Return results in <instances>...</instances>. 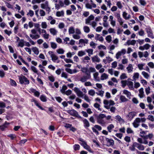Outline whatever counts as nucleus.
I'll list each match as a JSON object with an SVG mask.
<instances>
[{"label":"nucleus","mask_w":154,"mask_h":154,"mask_svg":"<svg viewBox=\"0 0 154 154\" xmlns=\"http://www.w3.org/2000/svg\"><path fill=\"white\" fill-rule=\"evenodd\" d=\"M42 30L40 28L37 29H33L31 30L32 34H30L29 35L31 38L33 39H37L40 37V35L42 32Z\"/></svg>","instance_id":"obj_1"},{"label":"nucleus","mask_w":154,"mask_h":154,"mask_svg":"<svg viewBox=\"0 0 154 154\" xmlns=\"http://www.w3.org/2000/svg\"><path fill=\"white\" fill-rule=\"evenodd\" d=\"M106 117V115L103 114H100L97 116V122L102 126H105L106 122L103 119Z\"/></svg>","instance_id":"obj_2"},{"label":"nucleus","mask_w":154,"mask_h":154,"mask_svg":"<svg viewBox=\"0 0 154 154\" xmlns=\"http://www.w3.org/2000/svg\"><path fill=\"white\" fill-rule=\"evenodd\" d=\"M19 82L21 84H24L25 85H28L29 83V80L25 76L23 75L18 76Z\"/></svg>","instance_id":"obj_3"},{"label":"nucleus","mask_w":154,"mask_h":154,"mask_svg":"<svg viewBox=\"0 0 154 154\" xmlns=\"http://www.w3.org/2000/svg\"><path fill=\"white\" fill-rule=\"evenodd\" d=\"M67 112L70 115L76 117L78 119L82 118L81 116L79 115L78 112L74 109L68 110L67 111Z\"/></svg>","instance_id":"obj_4"},{"label":"nucleus","mask_w":154,"mask_h":154,"mask_svg":"<svg viewBox=\"0 0 154 154\" xmlns=\"http://www.w3.org/2000/svg\"><path fill=\"white\" fill-rule=\"evenodd\" d=\"M146 32L148 34V37L151 38H154L153 36L152 31L150 27H147L145 29Z\"/></svg>","instance_id":"obj_5"},{"label":"nucleus","mask_w":154,"mask_h":154,"mask_svg":"<svg viewBox=\"0 0 154 154\" xmlns=\"http://www.w3.org/2000/svg\"><path fill=\"white\" fill-rule=\"evenodd\" d=\"M74 90L78 97H82L83 96V92L79 88L75 87L74 89Z\"/></svg>","instance_id":"obj_6"},{"label":"nucleus","mask_w":154,"mask_h":154,"mask_svg":"<svg viewBox=\"0 0 154 154\" xmlns=\"http://www.w3.org/2000/svg\"><path fill=\"white\" fill-rule=\"evenodd\" d=\"M53 53V52L52 51H49L48 52V54L50 55L52 58V60L53 62H55L58 59V57Z\"/></svg>","instance_id":"obj_7"},{"label":"nucleus","mask_w":154,"mask_h":154,"mask_svg":"<svg viewBox=\"0 0 154 154\" xmlns=\"http://www.w3.org/2000/svg\"><path fill=\"white\" fill-rule=\"evenodd\" d=\"M140 119L139 118H137L133 123V125L135 128H137L140 123Z\"/></svg>","instance_id":"obj_8"},{"label":"nucleus","mask_w":154,"mask_h":154,"mask_svg":"<svg viewBox=\"0 0 154 154\" xmlns=\"http://www.w3.org/2000/svg\"><path fill=\"white\" fill-rule=\"evenodd\" d=\"M106 140L107 142V146H112L114 145V141L112 139L106 138Z\"/></svg>","instance_id":"obj_9"},{"label":"nucleus","mask_w":154,"mask_h":154,"mask_svg":"<svg viewBox=\"0 0 154 154\" xmlns=\"http://www.w3.org/2000/svg\"><path fill=\"white\" fill-rule=\"evenodd\" d=\"M10 124L9 123L6 121L4 124L0 126V129L2 131L5 130V128H8V125Z\"/></svg>","instance_id":"obj_10"},{"label":"nucleus","mask_w":154,"mask_h":154,"mask_svg":"<svg viewBox=\"0 0 154 154\" xmlns=\"http://www.w3.org/2000/svg\"><path fill=\"white\" fill-rule=\"evenodd\" d=\"M136 114V113L135 112H131L128 113V114L127 115V116L129 117V120H131L135 116Z\"/></svg>","instance_id":"obj_11"},{"label":"nucleus","mask_w":154,"mask_h":154,"mask_svg":"<svg viewBox=\"0 0 154 154\" xmlns=\"http://www.w3.org/2000/svg\"><path fill=\"white\" fill-rule=\"evenodd\" d=\"M82 122L84 123V126L86 128H87L90 126V123L86 119H85L82 120Z\"/></svg>","instance_id":"obj_12"},{"label":"nucleus","mask_w":154,"mask_h":154,"mask_svg":"<svg viewBox=\"0 0 154 154\" xmlns=\"http://www.w3.org/2000/svg\"><path fill=\"white\" fill-rule=\"evenodd\" d=\"M82 146L85 149L87 150L88 151L90 152H93L91 147L87 145L86 142H84V144H82Z\"/></svg>","instance_id":"obj_13"},{"label":"nucleus","mask_w":154,"mask_h":154,"mask_svg":"<svg viewBox=\"0 0 154 154\" xmlns=\"http://www.w3.org/2000/svg\"><path fill=\"white\" fill-rule=\"evenodd\" d=\"M90 78V75H89L88 76L84 75L81 78L80 80L82 82H85L88 79H89Z\"/></svg>","instance_id":"obj_14"},{"label":"nucleus","mask_w":154,"mask_h":154,"mask_svg":"<svg viewBox=\"0 0 154 154\" xmlns=\"http://www.w3.org/2000/svg\"><path fill=\"white\" fill-rule=\"evenodd\" d=\"M94 16L92 15H90L85 20V23L87 24L90 23L91 21L93 20L94 19Z\"/></svg>","instance_id":"obj_15"},{"label":"nucleus","mask_w":154,"mask_h":154,"mask_svg":"<svg viewBox=\"0 0 154 154\" xmlns=\"http://www.w3.org/2000/svg\"><path fill=\"white\" fill-rule=\"evenodd\" d=\"M31 102H34L35 105L41 109L42 110H45L41 106L40 104L38 103V101L35 99H32L31 100Z\"/></svg>","instance_id":"obj_16"},{"label":"nucleus","mask_w":154,"mask_h":154,"mask_svg":"<svg viewBox=\"0 0 154 154\" xmlns=\"http://www.w3.org/2000/svg\"><path fill=\"white\" fill-rule=\"evenodd\" d=\"M91 58L93 62H96L99 63L100 62V59L97 55L92 57Z\"/></svg>","instance_id":"obj_17"},{"label":"nucleus","mask_w":154,"mask_h":154,"mask_svg":"<svg viewBox=\"0 0 154 154\" xmlns=\"http://www.w3.org/2000/svg\"><path fill=\"white\" fill-rule=\"evenodd\" d=\"M135 147H137L136 142H134L133 144L129 147V148L131 151H134L136 150Z\"/></svg>","instance_id":"obj_18"},{"label":"nucleus","mask_w":154,"mask_h":154,"mask_svg":"<svg viewBox=\"0 0 154 154\" xmlns=\"http://www.w3.org/2000/svg\"><path fill=\"white\" fill-rule=\"evenodd\" d=\"M103 103L105 105L104 107L107 109H109V106L108 105L109 103V101H108L106 100H103Z\"/></svg>","instance_id":"obj_19"},{"label":"nucleus","mask_w":154,"mask_h":154,"mask_svg":"<svg viewBox=\"0 0 154 154\" xmlns=\"http://www.w3.org/2000/svg\"><path fill=\"white\" fill-rule=\"evenodd\" d=\"M119 99L121 101V103L127 102L128 100L125 96L122 95L120 96Z\"/></svg>","instance_id":"obj_20"},{"label":"nucleus","mask_w":154,"mask_h":154,"mask_svg":"<svg viewBox=\"0 0 154 154\" xmlns=\"http://www.w3.org/2000/svg\"><path fill=\"white\" fill-rule=\"evenodd\" d=\"M137 147L139 150H143L144 149V147L143 145H142L136 142Z\"/></svg>","instance_id":"obj_21"},{"label":"nucleus","mask_w":154,"mask_h":154,"mask_svg":"<svg viewBox=\"0 0 154 154\" xmlns=\"http://www.w3.org/2000/svg\"><path fill=\"white\" fill-rule=\"evenodd\" d=\"M136 43V41L135 40H132L131 41L128 40L126 43L127 45H134Z\"/></svg>","instance_id":"obj_22"},{"label":"nucleus","mask_w":154,"mask_h":154,"mask_svg":"<svg viewBox=\"0 0 154 154\" xmlns=\"http://www.w3.org/2000/svg\"><path fill=\"white\" fill-rule=\"evenodd\" d=\"M143 90V88H141L139 90V96L140 98H143V97L144 92Z\"/></svg>","instance_id":"obj_23"},{"label":"nucleus","mask_w":154,"mask_h":154,"mask_svg":"<svg viewBox=\"0 0 154 154\" xmlns=\"http://www.w3.org/2000/svg\"><path fill=\"white\" fill-rule=\"evenodd\" d=\"M114 125L113 124H111L109 125L107 127V128L108 132L110 133L111 132L112 130L114 128Z\"/></svg>","instance_id":"obj_24"},{"label":"nucleus","mask_w":154,"mask_h":154,"mask_svg":"<svg viewBox=\"0 0 154 154\" xmlns=\"http://www.w3.org/2000/svg\"><path fill=\"white\" fill-rule=\"evenodd\" d=\"M32 50L34 52V54L37 55L38 54L39 51L38 49L36 47H34L32 48Z\"/></svg>","instance_id":"obj_25"},{"label":"nucleus","mask_w":154,"mask_h":154,"mask_svg":"<svg viewBox=\"0 0 154 154\" xmlns=\"http://www.w3.org/2000/svg\"><path fill=\"white\" fill-rule=\"evenodd\" d=\"M123 93L126 94L128 98H130V96L131 94L130 92L126 90H124L123 91Z\"/></svg>","instance_id":"obj_26"},{"label":"nucleus","mask_w":154,"mask_h":154,"mask_svg":"<svg viewBox=\"0 0 154 154\" xmlns=\"http://www.w3.org/2000/svg\"><path fill=\"white\" fill-rule=\"evenodd\" d=\"M49 31L53 35H56L57 32V31L54 28H51L49 29Z\"/></svg>","instance_id":"obj_27"},{"label":"nucleus","mask_w":154,"mask_h":154,"mask_svg":"<svg viewBox=\"0 0 154 154\" xmlns=\"http://www.w3.org/2000/svg\"><path fill=\"white\" fill-rule=\"evenodd\" d=\"M40 100L43 102H46L47 101V97L44 95H42L40 97Z\"/></svg>","instance_id":"obj_28"},{"label":"nucleus","mask_w":154,"mask_h":154,"mask_svg":"<svg viewBox=\"0 0 154 154\" xmlns=\"http://www.w3.org/2000/svg\"><path fill=\"white\" fill-rule=\"evenodd\" d=\"M108 78V75L107 74L105 73H103L101 76V80H104Z\"/></svg>","instance_id":"obj_29"},{"label":"nucleus","mask_w":154,"mask_h":154,"mask_svg":"<svg viewBox=\"0 0 154 154\" xmlns=\"http://www.w3.org/2000/svg\"><path fill=\"white\" fill-rule=\"evenodd\" d=\"M98 73L97 72H96L94 73V78L96 81L99 82L100 81V80L99 77H98Z\"/></svg>","instance_id":"obj_30"},{"label":"nucleus","mask_w":154,"mask_h":154,"mask_svg":"<svg viewBox=\"0 0 154 154\" xmlns=\"http://www.w3.org/2000/svg\"><path fill=\"white\" fill-rule=\"evenodd\" d=\"M24 41L23 39H21L20 41L19 42L18 45V47H23L24 45Z\"/></svg>","instance_id":"obj_31"},{"label":"nucleus","mask_w":154,"mask_h":154,"mask_svg":"<svg viewBox=\"0 0 154 154\" xmlns=\"http://www.w3.org/2000/svg\"><path fill=\"white\" fill-rule=\"evenodd\" d=\"M48 6V2L46 1L45 4H42L41 5V8L42 9H45Z\"/></svg>","instance_id":"obj_32"},{"label":"nucleus","mask_w":154,"mask_h":154,"mask_svg":"<svg viewBox=\"0 0 154 154\" xmlns=\"http://www.w3.org/2000/svg\"><path fill=\"white\" fill-rule=\"evenodd\" d=\"M64 14L63 11H57L56 12V15L57 17H60L63 16Z\"/></svg>","instance_id":"obj_33"},{"label":"nucleus","mask_w":154,"mask_h":154,"mask_svg":"<svg viewBox=\"0 0 154 154\" xmlns=\"http://www.w3.org/2000/svg\"><path fill=\"white\" fill-rule=\"evenodd\" d=\"M84 31L86 33H88L90 31V29L89 27L85 26L83 27Z\"/></svg>","instance_id":"obj_34"},{"label":"nucleus","mask_w":154,"mask_h":154,"mask_svg":"<svg viewBox=\"0 0 154 154\" xmlns=\"http://www.w3.org/2000/svg\"><path fill=\"white\" fill-rule=\"evenodd\" d=\"M94 107L96 109H97L98 110L100 111L102 110V109L100 108V105L99 104L97 103H95L94 105Z\"/></svg>","instance_id":"obj_35"},{"label":"nucleus","mask_w":154,"mask_h":154,"mask_svg":"<svg viewBox=\"0 0 154 154\" xmlns=\"http://www.w3.org/2000/svg\"><path fill=\"white\" fill-rule=\"evenodd\" d=\"M69 32L70 34H73L75 32V30L73 27H69Z\"/></svg>","instance_id":"obj_36"},{"label":"nucleus","mask_w":154,"mask_h":154,"mask_svg":"<svg viewBox=\"0 0 154 154\" xmlns=\"http://www.w3.org/2000/svg\"><path fill=\"white\" fill-rule=\"evenodd\" d=\"M67 89V86L65 85H64L62 86V89L60 90V91L62 93L64 94L65 93V91Z\"/></svg>","instance_id":"obj_37"},{"label":"nucleus","mask_w":154,"mask_h":154,"mask_svg":"<svg viewBox=\"0 0 154 154\" xmlns=\"http://www.w3.org/2000/svg\"><path fill=\"white\" fill-rule=\"evenodd\" d=\"M57 52L59 54H63L64 53V51L62 48H59L57 50Z\"/></svg>","instance_id":"obj_38"},{"label":"nucleus","mask_w":154,"mask_h":154,"mask_svg":"<svg viewBox=\"0 0 154 154\" xmlns=\"http://www.w3.org/2000/svg\"><path fill=\"white\" fill-rule=\"evenodd\" d=\"M127 69L129 73L131 72L132 71L133 68L131 64H130L128 65V66L127 67Z\"/></svg>","instance_id":"obj_39"},{"label":"nucleus","mask_w":154,"mask_h":154,"mask_svg":"<svg viewBox=\"0 0 154 154\" xmlns=\"http://www.w3.org/2000/svg\"><path fill=\"white\" fill-rule=\"evenodd\" d=\"M142 74L146 79H148L149 77V75L148 73L145 71H143L142 72Z\"/></svg>","instance_id":"obj_40"},{"label":"nucleus","mask_w":154,"mask_h":154,"mask_svg":"<svg viewBox=\"0 0 154 154\" xmlns=\"http://www.w3.org/2000/svg\"><path fill=\"white\" fill-rule=\"evenodd\" d=\"M95 91L92 89H91L88 91V94L90 95L94 96L95 94Z\"/></svg>","instance_id":"obj_41"},{"label":"nucleus","mask_w":154,"mask_h":154,"mask_svg":"<svg viewBox=\"0 0 154 154\" xmlns=\"http://www.w3.org/2000/svg\"><path fill=\"white\" fill-rule=\"evenodd\" d=\"M127 81L126 80H122L121 81V83L122 84V87L124 88L127 85Z\"/></svg>","instance_id":"obj_42"},{"label":"nucleus","mask_w":154,"mask_h":154,"mask_svg":"<svg viewBox=\"0 0 154 154\" xmlns=\"http://www.w3.org/2000/svg\"><path fill=\"white\" fill-rule=\"evenodd\" d=\"M78 54L79 57H82L83 55H85V53L84 51H79Z\"/></svg>","instance_id":"obj_43"},{"label":"nucleus","mask_w":154,"mask_h":154,"mask_svg":"<svg viewBox=\"0 0 154 154\" xmlns=\"http://www.w3.org/2000/svg\"><path fill=\"white\" fill-rule=\"evenodd\" d=\"M115 119L118 120L119 122H123L124 121L123 119L121 118L120 116L119 115H117L116 116Z\"/></svg>","instance_id":"obj_44"},{"label":"nucleus","mask_w":154,"mask_h":154,"mask_svg":"<svg viewBox=\"0 0 154 154\" xmlns=\"http://www.w3.org/2000/svg\"><path fill=\"white\" fill-rule=\"evenodd\" d=\"M51 47L53 49H55L57 47V45L54 42H51Z\"/></svg>","instance_id":"obj_45"},{"label":"nucleus","mask_w":154,"mask_h":154,"mask_svg":"<svg viewBox=\"0 0 154 154\" xmlns=\"http://www.w3.org/2000/svg\"><path fill=\"white\" fill-rule=\"evenodd\" d=\"M8 136L10 138L11 140H13L14 138H16V136L15 134H11Z\"/></svg>","instance_id":"obj_46"},{"label":"nucleus","mask_w":154,"mask_h":154,"mask_svg":"<svg viewBox=\"0 0 154 154\" xmlns=\"http://www.w3.org/2000/svg\"><path fill=\"white\" fill-rule=\"evenodd\" d=\"M127 78V76L125 73H122L120 76V79L121 80L126 79Z\"/></svg>","instance_id":"obj_47"},{"label":"nucleus","mask_w":154,"mask_h":154,"mask_svg":"<svg viewBox=\"0 0 154 154\" xmlns=\"http://www.w3.org/2000/svg\"><path fill=\"white\" fill-rule=\"evenodd\" d=\"M31 69L35 73L38 74V70L34 66H31Z\"/></svg>","instance_id":"obj_48"},{"label":"nucleus","mask_w":154,"mask_h":154,"mask_svg":"<svg viewBox=\"0 0 154 154\" xmlns=\"http://www.w3.org/2000/svg\"><path fill=\"white\" fill-rule=\"evenodd\" d=\"M112 37L110 35H108L107 36L106 38V40L108 42V43H109L111 41Z\"/></svg>","instance_id":"obj_49"},{"label":"nucleus","mask_w":154,"mask_h":154,"mask_svg":"<svg viewBox=\"0 0 154 154\" xmlns=\"http://www.w3.org/2000/svg\"><path fill=\"white\" fill-rule=\"evenodd\" d=\"M80 146L79 144H75L73 146L74 149L75 150H77L79 149Z\"/></svg>","instance_id":"obj_50"},{"label":"nucleus","mask_w":154,"mask_h":154,"mask_svg":"<svg viewBox=\"0 0 154 154\" xmlns=\"http://www.w3.org/2000/svg\"><path fill=\"white\" fill-rule=\"evenodd\" d=\"M10 82L12 86H16L17 83L14 80L10 79Z\"/></svg>","instance_id":"obj_51"},{"label":"nucleus","mask_w":154,"mask_h":154,"mask_svg":"<svg viewBox=\"0 0 154 154\" xmlns=\"http://www.w3.org/2000/svg\"><path fill=\"white\" fill-rule=\"evenodd\" d=\"M147 119L149 120L152 122H153L154 121V117L152 115H149L147 118Z\"/></svg>","instance_id":"obj_52"},{"label":"nucleus","mask_w":154,"mask_h":154,"mask_svg":"<svg viewBox=\"0 0 154 154\" xmlns=\"http://www.w3.org/2000/svg\"><path fill=\"white\" fill-rule=\"evenodd\" d=\"M127 85L129 88H133V83L132 82H128L127 84Z\"/></svg>","instance_id":"obj_53"},{"label":"nucleus","mask_w":154,"mask_h":154,"mask_svg":"<svg viewBox=\"0 0 154 154\" xmlns=\"http://www.w3.org/2000/svg\"><path fill=\"white\" fill-rule=\"evenodd\" d=\"M42 26L43 28L46 29L47 28V25L45 22H42Z\"/></svg>","instance_id":"obj_54"},{"label":"nucleus","mask_w":154,"mask_h":154,"mask_svg":"<svg viewBox=\"0 0 154 154\" xmlns=\"http://www.w3.org/2000/svg\"><path fill=\"white\" fill-rule=\"evenodd\" d=\"M139 76V74L138 73L136 72L134 74L133 76V78L134 80H136V79H138Z\"/></svg>","instance_id":"obj_55"},{"label":"nucleus","mask_w":154,"mask_h":154,"mask_svg":"<svg viewBox=\"0 0 154 154\" xmlns=\"http://www.w3.org/2000/svg\"><path fill=\"white\" fill-rule=\"evenodd\" d=\"M55 98L57 102L60 103H61L63 100L60 97H56Z\"/></svg>","instance_id":"obj_56"},{"label":"nucleus","mask_w":154,"mask_h":154,"mask_svg":"<svg viewBox=\"0 0 154 154\" xmlns=\"http://www.w3.org/2000/svg\"><path fill=\"white\" fill-rule=\"evenodd\" d=\"M125 140L127 142H129L131 141L130 137L128 136H126L124 138Z\"/></svg>","instance_id":"obj_57"},{"label":"nucleus","mask_w":154,"mask_h":154,"mask_svg":"<svg viewBox=\"0 0 154 154\" xmlns=\"http://www.w3.org/2000/svg\"><path fill=\"white\" fill-rule=\"evenodd\" d=\"M116 5L120 9H121L123 7V6L120 2H117L116 4Z\"/></svg>","instance_id":"obj_58"},{"label":"nucleus","mask_w":154,"mask_h":154,"mask_svg":"<svg viewBox=\"0 0 154 154\" xmlns=\"http://www.w3.org/2000/svg\"><path fill=\"white\" fill-rule=\"evenodd\" d=\"M127 132L128 134H131L133 133L134 132L130 128H127Z\"/></svg>","instance_id":"obj_59"},{"label":"nucleus","mask_w":154,"mask_h":154,"mask_svg":"<svg viewBox=\"0 0 154 154\" xmlns=\"http://www.w3.org/2000/svg\"><path fill=\"white\" fill-rule=\"evenodd\" d=\"M4 32L6 34H7L9 36L12 33V32L11 31H8L7 29L5 30H4Z\"/></svg>","instance_id":"obj_60"},{"label":"nucleus","mask_w":154,"mask_h":154,"mask_svg":"<svg viewBox=\"0 0 154 154\" xmlns=\"http://www.w3.org/2000/svg\"><path fill=\"white\" fill-rule=\"evenodd\" d=\"M148 65L152 68H154V64L152 62H149L148 63Z\"/></svg>","instance_id":"obj_61"},{"label":"nucleus","mask_w":154,"mask_h":154,"mask_svg":"<svg viewBox=\"0 0 154 154\" xmlns=\"http://www.w3.org/2000/svg\"><path fill=\"white\" fill-rule=\"evenodd\" d=\"M117 66V62L116 61H114L112 63V67L115 68Z\"/></svg>","instance_id":"obj_62"},{"label":"nucleus","mask_w":154,"mask_h":154,"mask_svg":"<svg viewBox=\"0 0 154 154\" xmlns=\"http://www.w3.org/2000/svg\"><path fill=\"white\" fill-rule=\"evenodd\" d=\"M72 124L66 123L64 126L66 128H70L72 127Z\"/></svg>","instance_id":"obj_63"},{"label":"nucleus","mask_w":154,"mask_h":154,"mask_svg":"<svg viewBox=\"0 0 154 154\" xmlns=\"http://www.w3.org/2000/svg\"><path fill=\"white\" fill-rule=\"evenodd\" d=\"M72 91L70 90H68L65 91L64 94H65L67 95H69L72 94Z\"/></svg>","instance_id":"obj_64"}]
</instances>
